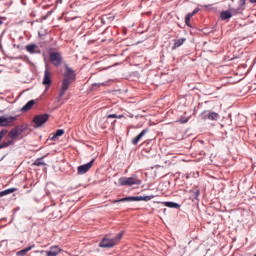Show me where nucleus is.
Returning a JSON list of instances; mask_svg holds the SVG:
<instances>
[{
  "label": "nucleus",
  "mask_w": 256,
  "mask_h": 256,
  "mask_svg": "<svg viewBox=\"0 0 256 256\" xmlns=\"http://www.w3.org/2000/svg\"><path fill=\"white\" fill-rule=\"evenodd\" d=\"M65 71L63 74L62 79V85L58 94V101H61L63 97L65 96V93H67V90L69 89V86L77 79V74L75 73V70H73L69 65L65 64Z\"/></svg>",
  "instance_id": "nucleus-1"
},
{
  "label": "nucleus",
  "mask_w": 256,
  "mask_h": 256,
  "mask_svg": "<svg viewBox=\"0 0 256 256\" xmlns=\"http://www.w3.org/2000/svg\"><path fill=\"white\" fill-rule=\"evenodd\" d=\"M200 119H202V121H219L221 115L213 110H204L200 114Z\"/></svg>",
  "instance_id": "nucleus-2"
},
{
  "label": "nucleus",
  "mask_w": 256,
  "mask_h": 256,
  "mask_svg": "<svg viewBox=\"0 0 256 256\" xmlns=\"http://www.w3.org/2000/svg\"><path fill=\"white\" fill-rule=\"evenodd\" d=\"M49 121V114L43 113V114H37L33 117L32 122L35 124V129H39L40 127H43L45 123Z\"/></svg>",
  "instance_id": "nucleus-3"
},
{
  "label": "nucleus",
  "mask_w": 256,
  "mask_h": 256,
  "mask_svg": "<svg viewBox=\"0 0 256 256\" xmlns=\"http://www.w3.org/2000/svg\"><path fill=\"white\" fill-rule=\"evenodd\" d=\"M119 185L121 187L127 185L128 187H131L133 185H141V180L137 177H121L118 180Z\"/></svg>",
  "instance_id": "nucleus-4"
},
{
  "label": "nucleus",
  "mask_w": 256,
  "mask_h": 256,
  "mask_svg": "<svg viewBox=\"0 0 256 256\" xmlns=\"http://www.w3.org/2000/svg\"><path fill=\"white\" fill-rule=\"evenodd\" d=\"M27 129H29V124L18 125L10 130L9 137H11V139H17V137L24 131H27Z\"/></svg>",
  "instance_id": "nucleus-5"
},
{
  "label": "nucleus",
  "mask_w": 256,
  "mask_h": 256,
  "mask_svg": "<svg viewBox=\"0 0 256 256\" xmlns=\"http://www.w3.org/2000/svg\"><path fill=\"white\" fill-rule=\"evenodd\" d=\"M49 57L52 65L54 67H59L61 63H63V56L61 55V52H53L52 49L49 51Z\"/></svg>",
  "instance_id": "nucleus-6"
},
{
  "label": "nucleus",
  "mask_w": 256,
  "mask_h": 256,
  "mask_svg": "<svg viewBox=\"0 0 256 256\" xmlns=\"http://www.w3.org/2000/svg\"><path fill=\"white\" fill-rule=\"evenodd\" d=\"M93 163H95V158H93L90 162L80 165L77 167V175H85V173L89 172L91 167H93Z\"/></svg>",
  "instance_id": "nucleus-7"
},
{
  "label": "nucleus",
  "mask_w": 256,
  "mask_h": 256,
  "mask_svg": "<svg viewBox=\"0 0 256 256\" xmlns=\"http://www.w3.org/2000/svg\"><path fill=\"white\" fill-rule=\"evenodd\" d=\"M13 121H17V116H0V127H9Z\"/></svg>",
  "instance_id": "nucleus-8"
},
{
  "label": "nucleus",
  "mask_w": 256,
  "mask_h": 256,
  "mask_svg": "<svg viewBox=\"0 0 256 256\" xmlns=\"http://www.w3.org/2000/svg\"><path fill=\"white\" fill-rule=\"evenodd\" d=\"M189 194H190V201H192L193 203H199L200 199V195H201V190H199L198 187H194L192 189L189 190Z\"/></svg>",
  "instance_id": "nucleus-9"
},
{
  "label": "nucleus",
  "mask_w": 256,
  "mask_h": 256,
  "mask_svg": "<svg viewBox=\"0 0 256 256\" xmlns=\"http://www.w3.org/2000/svg\"><path fill=\"white\" fill-rule=\"evenodd\" d=\"M114 245H117L115 242V239H109V238H103L100 243L99 247H102V249H111Z\"/></svg>",
  "instance_id": "nucleus-10"
},
{
  "label": "nucleus",
  "mask_w": 256,
  "mask_h": 256,
  "mask_svg": "<svg viewBox=\"0 0 256 256\" xmlns=\"http://www.w3.org/2000/svg\"><path fill=\"white\" fill-rule=\"evenodd\" d=\"M43 85H45L46 89L51 87V72H49V68L47 66L44 71Z\"/></svg>",
  "instance_id": "nucleus-11"
},
{
  "label": "nucleus",
  "mask_w": 256,
  "mask_h": 256,
  "mask_svg": "<svg viewBox=\"0 0 256 256\" xmlns=\"http://www.w3.org/2000/svg\"><path fill=\"white\" fill-rule=\"evenodd\" d=\"M26 51L31 55H41V48L37 44H30L26 46Z\"/></svg>",
  "instance_id": "nucleus-12"
},
{
  "label": "nucleus",
  "mask_w": 256,
  "mask_h": 256,
  "mask_svg": "<svg viewBox=\"0 0 256 256\" xmlns=\"http://www.w3.org/2000/svg\"><path fill=\"white\" fill-rule=\"evenodd\" d=\"M41 253H46V256H57L61 253V248H59V246H52L50 250H42Z\"/></svg>",
  "instance_id": "nucleus-13"
},
{
  "label": "nucleus",
  "mask_w": 256,
  "mask_h": 256,
  "mask_svg": "<svg viewBox=\"0 0 256 256\" xmlns=\"http://www.w3.org/2000/svg\"><path fill=\"white\" fill-rule=\"evenodd\" d=\"M151 199H155V195L150 196H132L133 201H151Z\"/></svg>",
  "instance_id": "nucleus-14"
},
{
  "label": "nucleus",
  "mask_w": 256,
  "mask_h": 256,
  "mask_svg": "<svg viewBox=\"0 0 256 256\" xmlns=\"http://www.w3.org/2000/svg\"><path fill=\"white\" fill-rule=\"evenodd\" d=\"M163 205H165V207H169V209H181V204L173 201L163 202Z\"/></svg>",
  "instance_id": "nucleus-15"
},
{
  "label": "nucleus",
  "mask_w": 256,
  "mask_h": 256,
  "mask_svg": "<svg viewBox=\"0 0 256 256\" xmlns=\"http://www.w3.org/2000/svg\"><path fill=\"white\" fill-rule=\"evenodd\" d=\"M33 105H35V100H30V101H28V102L21 108L22 113H26V111H31V109L33 108Z\"/></svg>",
  "instance_id": "nucleus-16"
},
{
  "label": "nucleus",
  "mask_w": 256,
  "mask_h": 256,
  "mask_svg": "<svg viewBox=\"0 0 256 256\" xmlns=\"http://www.w3.org/2000/svg\"><path fill=\"white\" fill-rule=\"evenodd\" d=\"M109 85H111V80H108V81H105L102 83H93L92 89L97 90V89H99V87H109Z\"/></svg>",
  "instance_id": "nucleus-17"
},
{
  "label": "nucleus",
  "mask_w": 256,
  "mask_h": 256,
  "mask_svg": "<svg viewBox=\"0 0 256 256\" xmlns=\"http://www.w3.org/2000/svg\"><path fill=\"white\" fill-rule=\"evenodd\" d=\"M174 45L172 46V49L175 50V49H178V47H181V45H183V43H185L187 41L186 38H180V39H177V40H174Z\"/></svg>",
  "instance_id": "nucleus-18"
},
{
  "label": "nucleus",
  "mask_w": 256,
  "mask_h": 256,
  "mask_svg": "<svg viewBox=\"0 0 256 256\" xmlns=\"http://www.w3.org/2000/svg\"><path fill=\"white\" fill-rule=\"evenodd\" d=\"M231 17H233V14L231 12V10H227V11H222L221 12V19L223 21L227 20V19H231Z\"/></svg>",
  "instance_id": "nucleus-19"
},
{
  "label": "nucleus",
  "mask_w": 256,
  "mask_h": 256,
  "mask_svg": "<svg viewBox=\"0 0 256 256\" xmlns=\"http://www.w3.org/2000/svg\"><path fill=\"white\" fill-rule=\"evenodd\" d=\"M17 191V188H9L3 191H0V197H5V195H11V193H15Z\"/></svg>",
  "instance_id": "nucleus-20"
},
{
  "label": "nucleus",
  "mask_w": 256,
  "mask_h": 256,
  "mask_svg": "<svg viewBox=\"0 0 256 256\" xmlns=\"http://www.w3.org/2000/svg\"><path fill=\"white\" fill-rule=\"evenodd\" d=\"M44 158H45V156L36 159L34 161L33 165H35L36 167H41L43 165H47V163H45V161H43Z\"/></svg>",
  "instance_id": "nucleus-21"
},
{
  "label": "nucleus",
  "mask_w": 256,
  "mask_h": 256,
  "mask_svg": "<svg viewBox=\"0 0 256 256\" xmlns=\"http://www.w3.org/2000/svg\"><path fill=\"white\" fill-rule=\"evenodd\" d=\"M232 15H241V13H243V8L242 7H238V8H232L230 9Z\"/></svg>",
  "instance_id": "nucleus-22"
},
{
  "label": "nucleus",
  "mask_w": 256,
  "mask_h": 256,
  "mask_svg": "<svg viewBox=\"0 0 256 256\" xmlns=\"http://www.w3.org/2000/svg\"><path fill=\"white\" fill-rule=\"evenodd\" d=\"M123 235H125V231L119 232L114 238V243H117V241H121L123 239Z\"/></svg>",
  "instance_id": "nucleus-23"
},
{
  "label": "nucleus",
  "mask_w": 256,
  "mask_h": 256,
  "mask_svg": "<svg viewBox=\"0 0 256 256\" xmlns=\"http://www.w3.org/2000/svg\"><path fill=\"white\" fill-rule=\"evenodd\" d=\"M189 119H190V117L182 116L177 120V123H181V125H185V123H189Z\"/></svg>",
  "instance_id": "nucleus-24"
},
{
  "label": "nucleus",
  "mask_w": 256,
  "mask_h": 256,
  "mask_svg": "<svg viewBox=\"0 0 256 256\" xmlns=\"http://www.w3.org/2000/svg\"><path fill=\"white\" fill-rule=\"evenodd\" d=\"M151 151H153L150 148H146L142 151L143 155H145V157H153V153H151Z\"/></svg>",
  "instance_id": "nucleus-25"
},
{
  "label": "nucleus",
  "mask_w": 256,
  "mask_h": 256,
  "mask_svg": "<svg viewBox=\"0 0 256 256\" xmlns=\"http://www.w3.org/2000/svg\"><path fill=\"white\" fill-rule=\"evenodd\" d=\"M107 119H123V115L110 114L107 116Z\"/></svg>",
  "instance_id": "nucleus-26"
},
{
  "label": "nucleus",
  "mask_w": 256,
  "mask_h": 256,
  "mask_svg": "<svg viewBox=\"0 0 256 256\" xmlns=\"http://www.w3.org/2000/svg\"><path fill=\"white\" fill-rule=\"evenodd\" d=\"M141 137L140 135L138 134L136 137L133 138L132 140V145H137L140 141H141Z\"/></svg>",
  "instance_id": "nucleus-27"
},
{
  "label": "nucleus",
  "mask_w": 256,
  "mask_h": 256,
  "mask_svg": "<svg viewBox=\"0 0 256 256\" xmlns=\"http://www.w3.org/2000/svg\"><path fill=\"white\" fill-rule=\"evenodd\" d=\"M55 134L58 137H63V135H65V130L64 129H58V130H56Z\"/></svg>",
  "instance_id": "nucleus-28"
},
{
  "label": "nucleus",
  "mask_w": 256,
  "mask_h": 256,
  "mask_svg": "<svg viewBox=\"0 0 256 256\" xmlns=\"http://www.w3.org/2000/svg\"><path fill=\"white\" fill-rule=\"evenodd\" d=\"M33 247H35V245L28 246V247L22 249L21 251H24V254L27 255V253H29V251H31V249H33Z\"/></svg>",
  "instance_id": "nucleus-29"
},
{
  "label": "nucleus",
  "mask_w": 256,
  "mask_h": 256,
  "mask_svg": "<svg viewBox=\"0 0 256 256\" xmlns=\"http://www.w3.org/2000/svg\"><path fill=\"white\" fill-rule=\"evenodd\" d=\"M149 133V128H146L144 130H142V133L138 134L142 139L143 137H145V135Z\"/></svg>",
  "instance_id": "nucleus-30"
},
{
  "label": "nucleus",
  "mask_w": 256,
  "mask_h": 256,
  "mask_svg": "<svg viewBox=\"0 0 256 256\" xmlns=\"http://www.w3.org/2000/svg\"><path fill=\"white\" fill-rule=\"evenodd\" d=\"M59 136L56 134V133H53V134H50V136H49V139L51 140V141H57V138H58Z\"/></svg>",
  "instance_id": "nucleus-31"
},
{
  "label": "nucleus",
  "mask_w": 256,
  "mask_h": 256,
  "mask_svg": "<svg viewBox=\"0 0 256 256\" xmlns=\"http://www.w3.org/2000/svg\"><path fill=\"white\" fill-rule=\"evenodd\" d=\"M199 11H201V9H200L199 7H196V8L191 12V14H192L193 16H195V15H197V13H199Z\"/></svg>",
  "instance_id": "nucleus-32"
},
{
  "label": "nucleus",
  "mask_w": 256,
  "mask_h": 256,
  "mask_svg": "<svg viewBox=\"0 0 256 256\" xmlns=\"http://www.w3.org/2000/svg\"><path fill=\"white\" fill-rule=\"evenodd\" d=\"M125 202H126L125 197L113 201L114 204H115V203H125Z\"/></svg>",
  "instance_id": "nucleus-33"
},
{
  "label": "nucleus",
  "mask_w": 256,
  "mask_h": 256,
  "mask_svg": "<svg viewBox=\"0 0 256 256\" xmlns=\"http://www.w3.org/2000/svg\"><path fill=\"white\" fill-rule=\"evenodd\" d=\"M185 23H186L187 27H191V18L185 17Z\"/></svg>",
  "instance_id": "nucleus-34"
},
{
  "label": "nucleus",
  "mask_w": 256,
  "mask_h": 256,
  "mask_svg": "<svg viewBox=\"0 0 256 256\" xmlns=\"http://www.w3.org/2000/svg\"><path fill=\"white\" fill-rule=\"evenodd\" d=\"M0 147L1 149H6L7 146V142L3 141V142H0Z\"/></svg>",
  "instance_id": "nucleus-35"
},
{
  "label": "nucleus",
  "mask_w": 256,
  "mask_h": 256,
  "mask_svg": "<svg viewBox=\"0 0 256 256\" xmlns=\"http://www.w3.org/2000/svg\"><path fill=\"white\" fill-rule=\"evenodd\" d=\"M26 254H25V251H22V250H20V251H18L17 253H16V256H25Z\"/></svg>",
  "instance_id": "nucleus-36"
},
{
  "label": "nucleus",
  "mask_w": 256,
  "mask_h": 256,
  "mask_svg": "<svg viewBox=\"0 0 256 256\" xmlns=\"http://www.w3.org/2000/svg\"><path fill=\"white\" fill-rule=\"evenodd\" d=\"M124 199L127 201H133V196L124 197Z\"/></svg>",
  "instance_id": "nucleus-37"
},
{
  "label": "nucleus",
  "mask_w": 256,
  "mask_h": 256,
  "mask_svg": "<svg viewBox=\"0 0 256 256\" xmlns=\"http://www.w3.org/2000/svg\"><path fill=\"white\" fill-rule=\"evenodd\" d=\"M191 17H194L191 12L186 15V19H191Z\"/></svg>",
  "instance_id": "nucleus-38"
},
{
  "label": "nucleus",
  "mask_w": 256,
  "mask_h": 256,
  "mask_svg": "<svg viewBox=\"0 0 256 256\" xmlns=\"http://www.w3.org/2000/svg\"><path fill=\"white\" fill-rule=\"evenodd\" d=\"M13 143V140H8V141H6V145H7V147H10V145Z\"/></svg>",
  "instance_id": "nucleus-39"
},
{
  "label": "nucleus",
  "mask_w": 256,
  "mask_h": 256,
  "mask_svg": "<svg viewBox=\"0 0 256 256\" xmlns=\"http://www.w3.org/2000/svg\"><path fill=\"white\" fill-rule=\"evenodd\" d=\"M13 143V140H8V141H6V145H7V147H10V145Z\"/></svg>",
  "instance_id": "nucleus-40"
},
{
  "label": "nucleus",
  "mask_w": 256,
  "mask_h": 256,
  "mask_svg": "<svg viewBox=\"0 0 256 256\" xmlns=\"http://www.w3.org/2000/svg\"><path fill=\"white\" fill-rule=\"evenodd\" d=\"M246 1H247V0H240L241 6L245 5Z\"/></svg>",
  "instance_id": "nucleus-41"
},
{
  "label": "nucleus",
  "mask_w": 256,
  "mask_h": 256,
  "mask_svg": "<svg viewBox=\"0 0 256 256\" xmlns=\"http://www.w3.org/2000/svg\"><path fill=\"white\" fill-rule=\"evenodd\" d=\"M250 3H256V0H249Z\"/></svg>",
  "instance_id": "nucleus-42"
},
{
  "label": "nucleus",
  "mask_w": 256,
  "mask_h": 256,
  "mask_svg": "<svg viewBox=\"0 0 256 256\" xmlns=\"http://www.w3.org/2000/svg\"><path fill=\"white\" fill-rule=\"evenodd\" d=\"M1 25H3V20H0V27H1Z\"/></svg>",
  "instance_id": "nucleus-43"
}]
</instances>
